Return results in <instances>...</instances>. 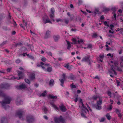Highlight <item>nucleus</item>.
<instances>
[{"label": "nucleus", "instance_id": "obj_31", "mask_svg": "<svg viewBox=\"0 0 123 123\" xmlns=\"http://www.w3.org/2000/svg\"><path fill=\"white\" fill-rule=\"evenodd\" d=\"M46 58L43 56L41 58L42 61L44 62H45L46 61Z\"/></svg>", "mask_w": 123, "mask_h": 123}, {"label": "nucleus", "instance_id": "obj_29", "mask_svg": "<svg viewBox=\"0 0 123 123\" xmlns=\"http://www.w3.org/2000/svg\"><path fill=\"white\" fill-rule=\"evenodd\" d=\"M20 88H24L26 87L25 85L24 84H22L20 86Z\"/></svg>", "mask_w": 123, "mask_h": 123}, {"label": "nucleus", "instance_id": "obj_33", "mask_svg": "<svg viewBox=\"0 0 123 123\" xmlns=\"http://www.w3.org/2000/svg\"><path fill=\"white\" fill-rule=\"evenodd\" d=\"M6 43L7 42L6 41L4 42L2 44H0V48L4 44H6Z\"/></svg>", "mask_w": 123, "mask_h": 123}, {"label": "nucleus", "instance_id": "obj_64", "mask_svg": "<svg viewBox=\"0 0 123 123\" xmlns=\"http://www.w3.org/2000/svg\"><path fill=\"white\" fill-rule=\"evenodd\" d=\"M70 6L71 8H72L73 7V6L72 4H71L70 5Z\"/></svg>", "mask_w": 123, "mask_h": 123}, {"label": "nucleus", "instance_id": "obj_41", "mask_svg": "<svg viewBox=\"0 0 123 123\" xmlns=\"http://www.w3.org/2000/svg\"><path fill=\"white\" fill-rule=\"evenodd\" d=\"M112 108V105H110L109 107L108 108V109L111 110Z\"/></svg>", "mask_w": 123, "mask_h": 123}, {"label": "nucleus", "instance_id": "obj_28", "mask_svg": "<svg viewBox=\"0 0 123 123\" xmlns=\"http://www.w3.org/2000/svg\"><path fill=\"white\" fill-rule=\"evenodd\" d=\"M54 80H50L49 82V84L50 86L53 85L54 84Z\"/></svg>", "mask_w": 123, "mask_h": 123}, {"label": "nucleus", "instance_id": "obj_3", "mask_svg": "<svg viewBox=\"0 0 123 123\" xmlns=\"http://www.w3.org/2000/svg\"><path fill=\"white\" fill-rule=\"evenodd\" d=\"M82 61L88 62L89 63L90 65H91L90 56L89 55H87L84 57L82 59Z\"/></svg>", "mask_w": 123, "mask_h": 123}, {"label": "nucleus", "instance_id": "obj_34", "mask_svg": "<svg viewBox=\"0 0 123 123\" xmlns=\"http://www.w3.org/2000/svg\"><path fill=\"white\" fill-rule=\"evenodd\" d=\"M46 94V91H45L44 92L42 93L41 96H44Z\"/></svg>", "mask_w": 123, "mask_h": 123}, {"label": "nucleus", "instance_id": "obj_12", "mask_svg": "<svg viewBox=\"0 0 123 123\" xmlns=\"http://www.w3.org/2000/svg\"><path fill=\"white\" fill-rule=\"evenodd\" d=\"M18 76L19 77V78L17 79L18 80L22 78L24 76V74L22 73V72L20 71L18 72Z\"/></svg>", "mask_w": 123, "mask_h": 123}, {"label": "nucleus", "instance_id": "obj_44", "mask_svg": "<svg viewBox=\"0 0 123 123\" xmlns=\"http://www.w3.org/2000/svg\"><path fill=\"white\" fill-rule=\"evenodd\" d=\"M43 110L45 112H46L47 111V108L45 107H43Z\"/></svg>", "mask_w": 123, "mask_h": 123}, {"label": "nucleus", "instance_id": "obj_48", "mask_svg": "<svg viewBox=\"0 0 123 123\" xmlns=\"http://www.w3.org/2000/svg\"><path fill=\"white\" fill-rule=\"evenodd\" d=\"M71 88H76L75 86L74 85H73V84H71Z\"/></svg>", "mask_w": 123, "mask_h": 123}, {"label": "nucleus", "instance_id": "obj_32", "mask_svg": "<svg viewBox=\"0 0 123 123\" xmlns=\"http://www.w3.org/2000/svg\"><path fill=\"white\" fill-rule=\"evenodd\" d=\"M93 98L94 100H96L97 98H98L99 99H100L99 97H97V96H93Z\"/></svg>", "mask_w": 123, "mask_h": 123}, {"label": "nucleus", "instance_id": "obj_62", "mask_svg": "<svg viewBox=\"0 0 123 123\" xmlns=\"http://www.w3.org/2000/svg\"><path fill=\"white\" fill-rule=\"evenodd\" d=\"M110 102H111V104H113V100H111V99H110Z\"/></svg>", "mask_w": 123, "mask_h": 123}, {"label": "nucleus", "instance_id": "obj_8", "mask_svg": "<svg viewBox=\"0 0 123 123\" xmlns=\"http://www.w3.org/2000/svg\"><path fill=\"white\" fill-rule=\"evenodd\" d=\"M82 113H81V116L82 117H85V114L86 113V111H88L87 109L85 107V108H82Z\"/></svg>", "mask_w": 123, "mask_h": 123}, {"label": "nucleus", "instance_id": "obj_17", "mask_svg": "<svg viewBox=\"0 0 123 123\" xmlns=\"http://www.w3.org/2000/svg\"><path fill=\"white\" fill-rule=\"evenodd\" d=\"M50 104L51 105V106H52L56 111H59L58 108L57 107H56V106L53 103H50Z\"/></svg>", "mask_w": 123, "mask_h": 123}, {"label": "nucleus", "instance_id": "obj_57", "mask_svg": "<svg viewBox=\"0 0 123 123\" xmlns=\"http://www.w3.org/2000/svg\"><path fill=\"white\" fill-rule=\"evenodd\" d=\"M118 12H119L120 13H121L122 12V11L121 10L119 9L118 11Z\"/></svg>", "mask_w": 123, "mask_h": 123}, {"label": "nucleus", "instance_id": "obj_16", "mask_svg": "<svg viewBox=\"0 0 123 123\" xmlns=\"http://www.w3.org/2000/svg\"><path fill=\"white\" fill-rule=\"evenodd\" d=\"M22 111L18 112L16 114L20 118H21L22 116Z\"/></svg>", "mask_w": 123, "mask_h": 123}, {"label": "nucleus", "instance_id": "obj_24", "mask_svg": "<svg viewBox=\"0 0 123 123\" xmlns=\"http://www.w3.org/2000/svg\"><path fill=\"white\" fill-rule=\"evenodd\" d=\"M67 42L68 45L67 47V49H69L71 47V45L68 41H67Z\"/></svg>", "mask_w": 123, "mask_h": 123}, {"label": "nucleus", "instance_id": "obj_51", "mask_svg": "<svg viewBox=\"0 0 123 123\" xmlns=\"http://www.w3.org/2000/svg\"><path fill=\"white\" fill-rule=\"evenodd\" d=\"M97 36V35L96 34L94 33L92 35V37H96Z\"/></svg>", "mask_w": 123, "mask_h": 123}, {"label": "nucleus", "instance_id": "obj_4", "mask_svg": "<svg viewBox=\"0 0 123 123\" xmlns=\"http://www.w3.org/2000/svg\"><path fill=\"white\" fill-rule=\"evenodd\" d=\"M102 103V100L101 99H100L99 101H97V105L95 106V107L97 109L99 110L101 109V107L100 105Z\"/></svg>", "mask_w": 123, "mask_h": 123}, {"label": "nucleus", "instance_id": "obj_53", "mask_svg": "<svg viewBox=\"0 0 123 123\" xmlns=\"http://www.w3.org/2000/svg\"><path fill=\"white\" fill-rule=\"evenodd\" d=\"M65 23L66 24H68V19H66L65 20Z\"/></svg>", "mask_w": 123, "mask_h": 123}, {"label": "nucleus", "instance_id": "obj_45", "mask_svg": "<svg viewBox=\"0 0 123 123\" xmlns=\"http://www.w3.org/2000/svg\"><path fill=\"white\" fill-rule=\"evenodd\" d=\"M65 74H63L62 75V78L64 80H65Z\"/></svg>", "mask_w": 123, "mask_h": 123}, {"label": "nucleus", "instance_id": "obj_10", "mask_svg": "<svg viewBox=\"0 0 123 123\" xmlns=\"http://www.w3.org/2000/svg\"><path fill=\"white\" fill-rule=\"evenodd\" d=\"M50 32L49 31H47L45 35L44 38L46 39L49 38L50 36Z\"/></svg>", "mask_w": 123, "mask_h": 123}, {"label": "nucleus", "instance_id": "obj_46", "mask_svg": "<svg viewBox=\"0 0 123 123\" xmlns=\"http://www.w3.org/2000/svg\"><path fill=\"white\" fill-rule=\"evenodd\" d=\"M20 62V60L19 59H17L16 61V62L17 63H18Z\"/></svg>", "mask_w": 123, "mask_h": 123}, {"label": "nucleus", "instance_id": "obj_18", "mask_svg": "<svg viewBox=\"0 0 123 123\" xmlns=\"http://www.w3.org/2000/svg\"><path fill=\"white\" fill-rule=\"evenodd\" d=\"M49 98H53V99H56L57 98V97L56 96H54L53 95H49Z\"/></svg>", "mask_w": 123, "mask_h": 123}, {"label": "nucleus", "instance_id": "obj_61", "mask_svg": "<svg viewBox=\"0 0 123 123\" xmlns=\"http://www.w3.org/2000/svg\"><path fill=\"white\" fill-rule=\"evenodd\" d=\"M120 21H121L123 22V19H122V18H120Z\"/></svg>", "mask_w": 123, "mask_h": 123}, {"label": "nucleus", "instance_id": "obj_47", "mask_svg": "<svg viewBox=\"0 0 123 123\" xmlns=\"http://www.w3.org/2000/svg\"><path fill=\"white\" fill-rule=\"evenodd\" d=\"M120 111H119V110L117 109H116V112L117 114L119 113H120Z\"/></svg>", "mask_w": 123, "mask_h": 123}, {"label": "nucleus", "instance_id": "obj_7", "mask_svg": "<svg viewBox=\"0 0 123 123\" xmlns=\"http://www.w3.org/2000/svg\"><path fill=\"white\" fill-rule=\"evenodd\" d=\"M77 46L78 47H80L79 44H80L83 43V40L82 39L80 38L79 37H77Z\"/></svg>", "mask_w": 123, "mask_h": 123}, {"label": "nucleus", "instance_id": "obj_42", "mask_svg": "<svg viewBox=\"0 0 123 123\" xmlns=\"http://www.w3.org/2000/svg\"><path fill=\"white\" fill-rule=\"evenodd\" d=\"M105 120V119L104 118H102L100 120V122H103Z\"/></svg>", "mask_w": 123, "mask_h": 123}, {"label": "nucleus", "instance_id": "obj_30", "mask_svg": "<svg viewBox=\"0 0 123 123\" xmlns=\"http://www.w3.org/2000/svg\"><path fill=\"white\" fill-rule=\"evenodd\" d=\"M111 63H113V64H114L115 65H117L118 64V62L117 61H114V62L111 61Z\"/></svg>", "mask_w": 123, "mask_h": 123}, {"label": "nucleus", "instance_id": "obj_36", "mask_svg": "<svg viewBox=\"0 0 123 123\" xmlns=\"http://www.w3.org/2000/svg\"><path fill=\"white\" fill-rule=\"evenodd\" d=\"M46 53L49 55L51 56H52V53L50 52H46Z\"/></svg>", "mask_w": 123, "mask_h": 123}, {"label": "nucleus", "instance_id": "obj_20", "mask_svg": "<svg viewBox=\"0 0 123 123\" xmlns=\"http://www.w3.org/2000/svg\"><path fill=\"white\" fill-rule=\"evenodd\" d=\"M60 38V37L59 36H55L54 37V38L55 41L56 42Z\"/></svg>", "mask_w": 123, "mask_h": 123}, {"label": "nucleus", "instance_id": "obj_9", "mask_svg": "<svg viewBox=\"0 0 123 123\" xmlns=\"http://www.w3.org/2000/svg\"><path fill=\"white\" fill-rule=\"evenodd\" d=\"M55 10L54 8H52L51 9V13L50 14V18L52 19L54 17Z\"/></svg>", "mask_w": 123, "mask_h": 123}, {"label": "nucleus", "instance_id": "obj_14", "mask_svg": "<svg viewBox=\"0 0 123 123\" xmlns=\"http://www.w3.org/2000/svg\"><path fill=\"white\" fill-rule=\"evenodd\" d=\"M64 67L69 70H71L72 69L73 67L72 65L68 64H66Z\"/></svg>", "mask_w": 123, "mask_h": 123}, {"label": "nucleus", "instance_id": "obj_2", "mask_svg": "<svg viewBox=\"0 0 123 123\" xmlns=\"http://www.w3.org/2000/svg\"><path fill=\"white\" fill-rule=\"evenodd\" d=\"M11 100V98L8 97H6L5 98L4 100L2 102V104L3 107L5 108V107L4 106L5 104H9Z\"/></svg>", "mask_w": 123, "mask_h": 123}, {"label": "nucleus", "instance_id": "obj_40", "mask_svg": "<svg viewBox=\"0 0 123 123\" xmlns=\"http://www.w3.org/2000/svg\"><path fill=\"white\" fill-rule=\"evenodd\" d=\"M92 45L90 44H89L88 45L87 48L88 49L91 48H92Z\"/></svg>", "mask_w": 123, "mask_h": 123}, {"label": "nucleus", "instance_id": "obj_55", "mask_svg": "<svg viewBox=\"0 0 123 123\" xmlns=\"http://www.w3.org/2000/svg\"><path fill=\"white\" fill-rule=\"evenodd\" d=\"M104 55H99V57H100V58L101 59H103V58L104 57Z\"/></svg>", "mask_w": 123, "mask_h": 123}, {"label": "nucleus", "instance_id": "obj_37", "mask_svg": "<svg viewBox=\"0 0 123 123\" xmlns=\"http://www.w3.org/2000/svg\"><path fill=\"white\" fill-rule=\"evenodd\" d=\"M107 93L109 96H110V97H111V92L109 91H108L107 92Z\"/></svg>", "mask_w": 123, "mask_h": 123}, {"label": "nucleus", "instance_id": "obj_56", "mask_svg": "<svg viewBox=\"0 0 123 123\" xmlns=\"http://www.w3.org/2000/svg\"><path fill=\"white\" fill-rule=\"evenodd\" d=\"M118 114V116L120 118H121V117L122 115L120 113Z\"/></svg>", "mask_w": 123, "mask_h": 123}, {"label": "nucleus", "instance_id": "obj_52", "mask_svg": "<svg viewBox=\"0 0 123 123\" xmlns=\"http://www.w3.org/2000/svg\"><path fill=\"white\" fill-rule=\"evenodd\" d=\"M23 23H24V24L25 26H27V24L25 22V21H23Z\"/></svg>", "mask_w": 123, "mask_h": 123}, {"label": "nucleus", "instance_id": "obj_23", "mask_svg": "<svg viewBox=\"0 0 123 123\" xmlns=\"http://www.w3.org/2000/svg\"><path fill=\"white\" fill-rule=\"evenodd\" d=\"M22 55L24 56H25L26 55L27 56L29 57H30V58H33V57L32 56L29 55V54L25 53H24Z\"/></svg>", "mask_w": 123, "mask_h": 123}, {"label": "nucleus", "instance_id": "obj_5", "mask_svg": "<svg viewBox=\"0 0 123 123\" xmlns=\"http://www.w3.org/2000/svg\"><path fill=\"white\" fill-rule=\"evenodd\" d=\"M112 69L110 70L111 72L112 73H114L115 75H116L117 74L115 72L114 69L117 70H119V68L117 65H115V67L112 66L111 67Z\"/></svg>", "mask_w": 123, "mask_h": 123}, {"label": "nucleus", "instance_id": "obj_11", "mask_svg": "<svg viewBox=\"0 0 123 123\" xmlns=\"http://www.w3.org/2000/svg\"><path fill=\"white\" fill-rule=\"evenodd\" d=\"M54 120L55 122L56 123H59L60 122H62L63 120L61 117H60V118L55 117L54 118Z\"/></svg>", "mask_w": 123, "mask_h": 123}, {"label": "nucleus", "instance_id": "obj_13", "mask_svg": "<svg viewBox=\"0 0 123 123\" xmlns=\"http://www.w3.org/2000/svg\"><path fill=\"white\" fill-rule=\"evenodd\" d=\"M45 17H46L47 18L46 19H45L44 18H43V22L46 24L47 23H52L50 21L49 19L47 18V16H45Z\"/></svg>", "mask_w": 123, "mask_h": 123}, {"label": "nucleus", "instance_id": "obj_21", "mask_svg": "<svg viewBox=\"0 0 123 123\" xmlns=\"http://www.w3.org/2000/svg\"><path fill=\"white\" fill-rule=\"evenodd\" d=\"M30 80H34L35 79L34 77V74L33 73L30 76Z\"/></svg>", "mask_w": 123, "mask_h": 123}, {"label": "nucleus", "instance_id": "obj_49", "mask_svg": "<svg viewBox=\"0 0 123 123\" xmlns=\"http://www.w3.org/2000/svg\"><path fill=\"white\" fill-rule=\"evenodd\" d=\"M104 11H108L109 10V9L107 8H104Z\"/></svg>", "mask_w": 123, "mask_h": 123}, {"label": "nucleus", "instance_id": "obj_58", "mask_svg": "<svg viewBox=\"0 0 123 123\" xmlns=\"http://www.w3.org/2000/svg\"><path fill=\"white\" fill-rule=\"evenodd\" d=\"M77 93H80L81 92V91L80 90H78L77 91Z\"/></svg>", "mask_w": 123, "mask_h": 123}, {"label": "nucleus", "instance_id": "obj_1", "mask_svg": "<svg viewBox=\"0 0 123 123\" xmlns=\"http://www.w3.org/2000/svg\"><path fill=\"white\" fill-rule=\"evenodd\" d=\"M37 66L38 67H41L42 69L45 71H47L49 72L52 71V68L51 66L49 64H45L42 62L38 64Z\"/></svg>", "mask_w": 123, "mask_h": 123}, {"label": "nucleus", "instance_id": "obj_59", "mask_svg": "<svg viewBox=\"0 0 123 123\" xmlns=\"http://www.w3.org/2000/svg\"><path fill=\"white\" fill-rule=\"evenodd\" d=\"M44 117V118L46 120H47L48 119V117L46 116H43Z\"/></svg>", "mask_w": 123, "mask_h": 123}, {"label": "nucleus", "instance_id": "obj_63", "mask_svg": "<svg viewBox=\"0 0 123 123\" xmlns=\"http://www.w3.org/2000/svg\"><path fill=\"white\" fill-rule=\"evenodd\" d=\"M104 18V17L103 16H102L101 17V19H103Z\"/></svg>", "mask_w": 123, "mask_h": 123}, {"label": "nucleus", "instance_id": "obj_43", "mask_svg": "<svg viewBox=\"0 0 123 123\" xmlns=\"http://www.w3.org/2000/svg\"><path fill=\"white\" fill-rule=\"evenodd\" d=\"M25 82L27 83H28V84H29L30 83V81H29V80L27 79H25Z\"/></svg>", "mask_w": 123, "mask_h": 123}, {"label": "nucleus", "instance_id": "obj_54", "mask_svg": "<svg viewBox=\"0 0 123 123\" xmlns=\"http://www.w3.org/2000/svg\"><path fill=\"white\" fill-rule=\"evenodd\" d=\"M11 70V68H9L7 69V71L8 72H9Z\"/></svg>", "mask_w": 123, "mask_h": 123}, {"label": "nucleus", "instance_id": "obj_19", "mask_svg": "<svg viewBox=\"0 0 123 123\" xmlns=\"http://www.w3.org/2000/svg\"><path fill=\"white\" fill-rule=\"evenodd\" d=\"M16 103L17 105H19L22 104V102L20 100H18L16 101Z\"/></svg>", "mask_w": 123, "mask_h": 123}, {"label": "nucleus", "instance_id": "obj_6", "mask_svg": "<svg viewBox=\"0 0 123 123\" xmlns=\"http://www.w3.org/2000/svg\"><path fill=\"white\" fill-rule=\"evenodd\" d=\"M27 121L28 123H33L34 121L32 117H27Z\"/></svg>", "mask_w": 123, "mask_h": 123}, {"label": "nucleus", "instance_id": "obj_25", "mask_svg": "<svg viewBox=\"0 0 123 123\" xmlns=\"http://www.w3.org/2000/svg\"><path fill=\"white\" fill-rule=\"evenodd\" d=\"M64 79H59V80L61 83V86H63V84L64 83Z\"/></svg>", "mask_w": 123, "mask_h": 123}, {"label": "nucleus", "instance_id": "obj_38", "mask_svg": "<svg viewBox=\"0 0 123 123\" xmlns=\"http://www.w3.org/2000/svg\"><path fill=\"white\" fill-rule=\"evenodd\" d=\"M80 102L81 103V104L82 105V108H85V107L84 106V104L82 102V99H80Z\"/></svg>", "mask_w": 123, "mask_h": 123}, {"label": "nucleus", "instance_id": "obj_15", "mask_svg": "<svg viewBox=\"0 0 123 123\" xmlns=\"http://www.w3.org/2000/svg\"><path fill=\"white\" fill-rule=\"evenodd\" d=\"M61 110L63 111L64 112L66 111V109L65 106L63 105H61V106H59Z\"/></svg>", "mask_w": 123, "mask_h": 123}, {"label": "nucleus", "instance_id": "obj_35", "mask_svg": "<svg viewBox=\"0 0 123 123\" xmlns=\"http://www.w3.org/2000/svg\"><path fill=\"white\" fill-rule=\"evenodd\" d=\"M56 22L58 23L60 22H62V19H57L56 20Z\"/></svg>", "mask_w": 123, "mask_h": 123}, {"label": "nucleus", "instance_id": "obj_27", "mask_svg": "<svg viewBox=\"0 0 123 123\" xmlns=\"http://www.w3.org/2000/svg\"><path fill=\"white\" fill-rule=\"evenodd\" d=\"M106 116L108 119L109 120H110L111 118V116L109 114H107L106 115Z\"/></svg>", "mask_w": 123, "mask_h": 123}, {"label": "nucleus", "instance_id": "obj_50", "mask_svg": "<svg viewBox=\"0 0 123 123\" xmlns=\"http://www.w3.org/2000/svg\"><path fill=\"white\" fill-rule=\"evenodd\" d=\"M104 23L105 25L109 27V25L107 24V22L106 21Z\"/></svg>", "mask_w": 123, "mask_h": 123}, {"label": "nucleus", "instance_id": "obj_39", "mask_svg": "<svg viewBox=\"0 0 123 123\" xmlns=\"http://www.w3.org/2000/svg\"><path fill=\"white\" fill-rule=\"evenodd\" d=\"M107 56H110L111 57H112L113 56V55L111 54L110 53H109L107 55Z\"/></svg>", "mask_w": 123, "mask_h": 123}, {"label": "nucleus", "instance_id": "obj_22", "mask_svg": "<svg viewBox=\"0 0 123 123\" xmlns=\"http://www.w3.org/2000/svg\"><path fill=\"white\" fill-rule=\"evenodd\" d=\"M2 123H8L6 119L4 118H3L1 120Z\"/></svg>", "mask_w": 123, "mask_h": 123}, {"label": "nucleus", "instance_id": "obj_60", "mask_svg": "<svg viewBox=\"0 0 123 123\" xmlns=\"http://www.w3.org/2000/svg\"><path fill=\"white\" fill-rule=\"evenodd\" d=\"M109 32L110 33H111L112 34L114 33V31H112L111 30H109Z\"/></svg>", "mask_w": 123, "mask_h": 123}, {"label": "nucleus", "instance_id": "obj_26", "mask_svg": "<svg viewBox=\"0 0 123 123\" xmlns=\"http://www.w3.org/2000/svg\"><path fill=\"white\" fill-rule=\"evenodd\" d=\"M72 41L74 42V44H75L77 43V39L76 38H73L72 39Z\"/></svg>", "mask_w": 123, "mask_h": 123}]
</instances>
